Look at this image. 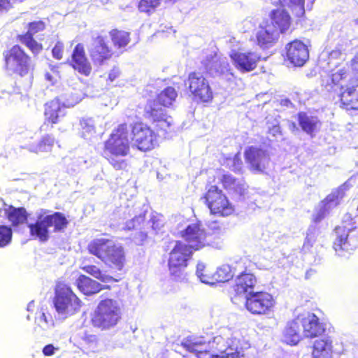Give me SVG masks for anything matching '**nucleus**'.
<instances>
[{
    "instance_id": "nucleus-1",
    "label": "nucleus",
    "mask_w": 358,
    "mask_h": 358,
    "mask_svg": "<svg viewBox=\"0 0 358 358\" xmlns=\"http://www.w3.org/2000/svg\"><path fill=\"white\" fill-rule=\"evenodd\" d=\"M131 152V143L127 123L115 127L103 143L102 156L115 169L122 170L127 167L125 157Z\"/></svg>"
},
{
    "instance_id": "nucleus-2",
    "label": "nucleus",
    "mask_w": 358,
    "mask_h": 358,
    "mask_svg": "<svg viewBox=\"0 0 358 358\" xmlns=\"http://www.w3.org/2000/svg\"><path fill=\"white\" fill-rule=\"evenodd\" d=\"M187 351L194 353L197 358H241L243 355L237 347V339H225L221 336L213 338L208 346L203 347L200 343L185 341L181 343Z\"/></svg>"
},
{
    "instance_id": "nucleus-3",
    "label": "nucleus",
    "mask_w": 358,
    "mask_h": 358,
    "mask_svg": "<svg viewBox=\"0 0 358 358\" xmlns=\"http://www.w3.org/2000/svg\"><path fill=\"white\" fill-rule=\"evenodd\" d=\"M178 97L176 90L171 86H168L157 94L155 99L149 100L145 106L144 113L147 118L150 119L155 124L157 132H167L171 126L164 108H169L173 105Z\"/></svg>"
},
{
    "instance_id": "nucleus-4",
    "label": "nucleus",
    "mask_w": 358,
    "mask_h": 358,
    "mask_svg": "<svg viewBox=\"0 0 358 358\" xmlns=\"http://www.w3.org/2000/svg\"><path fill=\"white\" fill-rule=\"evenodd\" d=\"M87 250L104 262L111 269L122 271L126 262L125 252L122 246L117 245L109 238H94L87 246Z\"/></svg>"
},
{
    "instance_id": "nucleus-5",
    "label": "nucleus",
    "mask_w": 358,
    "mask_h": 358,
    "mask_svg": "<svg viewBox=\"0 0 358 358\" xmlns=\"http://www.w3.org/2000/svg\"><path fill=\"white\" fill-rule=\"evenodd\" d=\"M164 250L168 252L167 266L171 277L178 281L182 275V271L192 261L194 252L185 242L180 240L171 241Z\"/></svg>"
},
{
    "instance_id": "nucleus-6",
    "label": "nucleus",
    "mask_w": 358,
    "mask_h": 358,
    "mask_svg": "<svg viewBox=\"0 0 358 358\" xmlns=\"http://www.w3.org/2000/svg\"><path fill=\"white\" fill-rule=\"evenodd\" d=\"M4 69L11 74L24 78L31 74L34 64L31 57L19 45H14L3 52Z\"/></svg>"
},
{
    "instance_id": "nucleus-7",
    "label": "nucleus",
    "mask_w": 358,
    "mask_h": 358,
    "mask_svg": "<svg viewBox=\"0 0 358 358\" xmlns=\"http://www.w3.org/2000/svg\"><path fill=\"white\" fill-rule=\"evenodd\" d=\"M122 319V310L117 301L112 299L101 300L94 313L90 322L92 325L101 330L109 329Z\"/></svg>"
},
{
    "instance_id": "nucleus-8",
    "label": "nucleus",
    "mask_w": 358,
    "mask_h": 358,
    "mask_svg": "<svg viewBox=\"0 0 358 358\" xmlns=\"http://www.w3.org/2000/svg\"><path fill=\"white\" fill-rule=\"evenodd\" d=\"M333 248L336 252L353 250L358 245V227L352 215H344L341 224L334 229Z\"/></svg>"
},
{
    "instance_id": "nucleus-9",
    "label": "nucleus",
    "mask_w": 358,
    "mask_h": 358,
    "mask_svg": "<svg viewBox=\"0 0 358 358\" xmlns=\"http://www.w3.org/2000/svg\"><path fill=\"white\" fill-rule=\"evenodd\" d=\"M69 221L60 212H55L50 215H39L34 223L28 225L30 236L45 243L50 238L49 227H53L54 231H62L67 227Z\"/></svg>"
},
{
    "instance_id": "nucleus-10",
    "label": "nucleus",
    "mask_w": 358,
    "mask_h": 358,
    "mask_svg": "<svg viewBox=\"0 0 358 358\" xmlns=\"http://www.w3.org/2000/svg\"><path fill=\"white\" fill-rule=\"evenodd\" d=\"M53 304L59 314L67 317L79 311L82 301L69 285L58 282L55 287Z\"/></svg>"
},
{
    "instance_id": "nucleus-11",
    "label": "nucleus",
    "mask_w": 358,
    "mask_h": 358,
    "mask_svg": "<svg viewBox=\"0 0 358 358\" xmlns=\"http://www.w3.org/2000/svg\"><path fill=\"white\" fill-rule=\"evenodd\" d=\"M189 96L196 103H208L214 98L210 81L201 72H190L185 80Z\"/></svg>"
},
{
    "instance_id": "nucleus-12",
    "label": "nucleus",
    "mask_w": 358,
    "mask_h": 358,
    "mask_svg": "<svg viewBox=\"0 0 358 358\" xmlns=\"http://www.w3.org/2000/svg\"><path fill=\"white\" fill-rule=\"evenodd\" d=\"M205 203L209 208L211 214L226 217L235 213V207L229 200L228 197L217 186H210L205 195Z\"/></svg>"
},
{
    "instance_id": "nucleus-13",
    "label": "nucleus",
    "mask_w": 358,
    "mask_h": 358,
    "mask_svg": "<svg viewBox=\"0 0 358 358\" xmlns=\"http://www.w3.org/2000/svg\"><path fill=\"white\" fill-rule=\"evenodd\" d=\"M275 304L273 296L266 292H254L245 296V307L255 315L268 314L273 311Z\"/></svg>"
},
{
    "instance_id": "nucleus-14",
    "label": "nucleus",
    "mask_w": 358,
    "mask_h": 358,
    "mask_svg": "<svg viewBox=\"0 0 358 358\" xmlns=\"http://www.w3.org/2000/svg\"><path fill=\"white\" fill-rule=\"evenodd\" d=\"M337 104L345 111H358V77L350 78L341 85L337 94Z\"/></svg>"
},
{
    "instance_id": "nucleus-15",
    "label": "nucleus",
    "mask_w": 358,
    "mask_h": 358,
    "mask_svg": "<svg viewBox=\"0 0 358 358\" xmlns=\"http://www.w3.org/2000/svg\"><path fill=\"white\" fill-rule=\"evenodd\" d=\"M180 236L193 252L211 245L208 240V234L199 223L187 225L180 232Z\"/></svg>"
},
{
    "instance_id": "nucleus-16",
    "label": "nucleus",
    "mask_w": 358,
    "mask_h": 358,
    "mask_svg": "<svg viewBox=\"0 0 358 358\" xmlns=\"http://www.w3.org/2000/svg\"><path fill=\"white\" fill-rule=\"evenodd\" d=\"M131 134L138 150L148 152L154 149L157 143V135L150 127L142 122H136L131 127Z\"/></svg>"
},
{
    "instance_id": "nucleus-17",
    "label": "nucleus",
    "mask_w": 358,
    "mask_h": 358,
    "mask_svg": "<svg viewBox=\"0 0 358 358\" xmlns=\"http://www.w3.org/2000/svg\"><path fill=\"white\" fill-rule=\"evenodd\" d=\"M66 107L61 100L56 97L44 104V120L41 130L47 131L55 124L61 123L66 116Z\"/></svg>"
},
{
    "instance_id": "nucleus-18",
    "label": "nucleus",
    "mask_w": 358,
    "mask_h": 358,
    "mask_svg": "<svg viewBox=\"0 0 358 358\" xmlns=\"http://www.w3.org/2000/svg\"><path fill=\"white\" fill-rule=\"evenodd\" d=\"M89 55L94 65L103 66L112 59L114 52L109 45L107 38L102 35H98L92 39V45L89 50Z\"/></svg>"
},
{
    "instance_id": "nucleus-19",
    "label": "nucleus",
    "mask_w": 358,
    "mask_h": 358,
    "mask_svg": "<svg viewBox=\"0 0 358 358\" xmlns=\"http://www.w3.org/2000/svg\"><path fill=\"white\" fill-rule=\"evenodd\" d=\"M244 158L249 169L255 173H264L270 162L268 152L255 146H249L245 150Z\"/></svg>"
},
{
    "instance_id": "nucleus-20",
    "label": "nucleus",
    "mask_w": 358,
    "mask_h": 358,
    "mask_svg": "<svg viewBox=\"0 0 358 358\" xmlns=\"http://www.w3.org/2000/svg\"><path fill=\"white\" fill-rule=\"evenodd\" d=\"M302 327L303 335L305 338H314L322 336L326 330L325 324L313 313L300 314L296 316Z\"/></svg>"
},
{
    "instance_id": "nucleus-21",
    "label": "nucleus",
    "mask_w": 358,
    "mask_h": 358,
    "mask_svg": "<svg viewBox=\"0 0 358 358\" xmlns=\"http://www.w3.org/2000/svg\"><path fill=\"white\" fill-rule=\"evenodd\" d=\"M287 60L296 66H302L309 58V51L306 45L299 39L288 43L285 47Z\"/></svg>"
},
{
    "instance_id": "nucleus-22",
    "label": "nucleus",
    "mask_w": 358,
    "mask_h": 358,
    "mask_svg": "<svg viewBox=\"0 0 358 358\" xmlns=\"http://www.w3.org/2000/svg\"><path fill=\"white\" fill-rule=\"evenodd\" d=\"M69 64L81 75L89 76L91 74L92 67L87 57L84 44L79 43L76 45Z\"/></svg>"
},
{
    "instance_id": "nucleus-23",
    "label": "nucleus",
    "mask_w": 358,
    "mask_h": 358,
    "mask_svg": "<svg viewBox=\"0 0 358 358\" xmlns=\"http://www.w3.org/2000/svg\"><path fill=\"white\" fill-rule=\"evenodd\" d=\"M235 67L241 72H250L255 70L258 62L260 61V56L255 52H234L231 55Z\"/></svg>"
},
{
    "instance_id": "nucleus-24",
    "label": "nucleus",
    "mask_w": 358,
    "mask_h": 358,
    "mask_svg": "<svg viewBox=\"0 0 358 358\" xmlns=\"http://www.w3.org/2000/svg\"><path fill=\"white\" fill-rule=\"evenodd\" d=\"M269 25L279 34L287 32L292 25V20L289 13L283 8L273 9L268 14Z\"/></svg>"
},
{
    "instance_id": "nucleus-25",
    "label": "nucleus",
    "mask_w": 358,
    "mask_h": 358,
    "mask_svg": "<svg viewBox=\"0 0 358 358\" xmlns=\"http://www.w3.org/2000/svg\"><path fill=\"white\" fill-rule=\"evenodd\" d=\"M256 283L257 278L252 273L245 271L241 273L236 276L233 285L234 297L239 299L254 292Z\"/></svg>"
},
{
    "instance_id": "nucleus-26",
    "label": "nucleus",
    "mask_w": 358,
    "mask_h": 358,
    "mask_svg": "<svg viewBox=\"0 0 358 358\" xmlns=\"http://www.w3.org/2000/svg\"><path fill=\"white\" fill-rule=\"evenodd\" d=\"M257 44L263 48H268L277 43L280 34L274 30L268 22L260 24L255 34Z\"/></svg>"
},
{
    "instance_id": "nucleus-27",
    "label": "nucleus",
    "mask_w": 358,
    "mask_h": 358,
    "mask_svg": "<svg viewBox=\"0 0 358 358\" xmlns=\"http://www.w3.org/2000/svg\"><path fill=\"white\" fill-rule=\"evenodd\" d=\"M299 319L297 317L289 321L282 331V341L284 343L294 346L302 341L303 335L301 333Z\"/></svg>"
},
{
    "instance_id": "nucleus-28",
    "label": "nucleus",
    "mask_w": 358,
    "mask_h": 358,
    "mask_svg": "<svg viewBox=\"0 0 358 358\" xmlns=\"http://www.w3.org/2000/svg\"><path fill=\"white\" fill-rule=\"evenodd\" d=\"M76 285L81 293L87 296L96 294L101 290L110 288L109 286L102 285L99 282L83 274L78 276L76 281Z\"/></svg>"
},
{
    "instance_id": "nucleus-29",
    "label": "nucleus",
    "mask_w": 358,
    "mask_h": 358,
    "mask_svg": "<svg viewBox=\"0 0 358 358\" xmlns=\"http://www.w3.org/2000/svg\"><path fill=\"white\" fill-rule=\"evenodd\" d=\"M332 341L329 336L317 339L313 345V358H332Z\"/></svg>"
},
{
    "instance_id": "nucleus-30",
    "label": "nucleus",
    "mask_w": 358,
    "mask_h": 358,
    "mask_svg": "<svg viewBox=\"0 0 358 358\" xmlns=\"http://www.w3.org/2000/svg\"><path fill=\"white\" fill-rule=\"evenodd\" d=\"M296 115L299 125L303 131L310 137H314L320 124L317 117L310 116L306 112H299Z\"/></svg>"
},
{
    "instance_id": "nucleus-31",
    "label": "nucleus",
    "mask_w": 358,
    "mask_h": 358,
    "mask_svg": "<svg viewBox=\"0 0 358 358\" xmlns=\"http://www.w3.org/2000/svg\"><path fill=\"white\" fill-rule=\"evenodd\" d=\"M6 215L10 222L12 226L16 227L20 224L26 222L27 220L28 214L23 207L15 208L13 206H9L5 210Z\"/></svg>"
},
{
    "instance_id": "nucleus-32",
    "label": "nucleus",
    "mask_w": 358,
    "mask_h": 358,
    "mask_svg": "<svg viewBox=\"0 0 358 358\" xmlns=\"http://www.w3.org/2000/svg\"><path fill=\"white\" fill-rule=\"evenodd\" d=\"M109 36L113 46L117 49L125 48L131 41V34L129 31L116 28L109 31Z\"/></svg>"
},
{
    "instance_id": "nucleus-33",
    "label": "nucleus",
    "mask_w": 358,
    "mask_h": 358,
    "mask_svg": "<svg viewBox=\"0 0 358 358\" xmlns=\"http://www.w3.org/2000/svg\"><path fill=\"white\" fill-rule=\"evenodd\" d=\"M304 3L305 0H278L275 5L287 7L296 17H301L305 14Z\"/></svg>"
},
{
    "instance_id": "nucleus-34",
    "label": "nucleus",
    "mask_w": 358,
    "mask_h": 358,
    "mask_svg": "<svg viewBox=\"0 0 358 358\" xmlns=\"http://www.w3.org/2000/svg\"><path fill=\"white\" fill-rule=\"evenodd\" d=\"M345 196V190L342 187H338L335 191L327 195L322 201V208L324 210H329L331 208L339 205L341 199Z\"/></svg>"
},
{
    "instance_id": "nucleus-35",
    "label": "nucleus",
    "mask_w": 358,
    "mask_h": 358,
    "mask_svg": "<svg viewBox=\"0 0 358 358\" xmlns=\"http://www.w3.org/2000/svg\"><path fill=\"white\" fill-rule=\"evenodd\" d=\"M80 268L85 273L92 275L102 282H117L119 280V279H115L112 276L103 273L102 271L95 265H85L81 266Z\"/></svg>"
},
{
    "instance_id": "nucleus-36",
    "label": "nucleus",
    "mask_w": 358,
    "mask_h": 358,
    "mask_svg": "<svg viewBox=\"0 0 358 358\" xmlns=\"http://www.w3.org/2000/svg\"><path fill=\"white\" fill-rule=\"evenodd\" d=\"M16 39L24 45L33 54L37 55L43 50V45L38 43L34 36L28 34H19Z\"/></svg>"
},
{
    "instance_id": "nucleus-37",
    "label": "nucleus",
    "mask_w": 358,
    "mask_h": 358,
    "mask_svg": "<svg viewBox=\"0 0 358 358\" xmlns=\"http://www.w3.org/2000/svg\"><path fill=\"white\" fill-rule=\"evenodd\" d=\"M346 74V71L344 69L331 70L328 75L327 85L331 88L340 87L341 85H343L341 83L345 79Z\"/></svg>"
},
{
    "instance_id": "nucleus-38",
    "label": "nucleus",
    "mask_w": 358,
    "mask_h": 358,
    "mask_svg": "<svg viewBox=\"0 0 358 358\" xmlns=\"http://www.w3.org/2000/svg\"><path fill=\"white\" fill-rule=\"evenodd\" d=\"M55 138L52 134H46L40 139L36 146V152H50L55 145Z\"/></svg>"
},
{
    "instance_id": "nucleus-39",
    "label": "nucleus",
    "mask_w": 358,
    "mask_h": 358,
    "mask_svg": "<svg viewBox=\"0 0 358 358\" xmlns=\"http://www.w3.org/2000/svg\"><path fill=\"white\" fill-rule=\"evenodd\" d=\"M215 284L224 283L229 281L233 275L229 266H224L214 271Z\"/></svg>"
},
{
    "instance_id": "nucleus-40",
    "label": "nucleus",
    "mask_w": 358,
    "mask_h": 358,
    "mask_svg": "<svg viewBox=\"0 0 358 358\" xmlns=\"http://www.w3.org/2000/svg\"><path fill=\"white\" fill-rule=\"evenodd\" d=\"M196 274L200 280L206 284L215 285L214 271H210L204 266H198L196 269Z\"/></svg>"
},
{
    "instance_id": "nucleus-41",
    "label": "nucleus",
    "mask_w": 358,
    "mask_h": 358,
    "mask_svg": "<svg viewBox=\"0 0 358 358\" xmlns=\"http://www.w3.org/2000/svg\"><path fill=\"white\" fill-rule=\"evenodd\" d=\"M82 349L90 352H95L98 345V338L96 335L85 333L82 338Z\"/></svg>"
},
{
    "instance_id": "nucleus-42",
    "label": "nucleus",
    "mask_w": 358,
    "mask_h": 358,
    "mask_svg": "<svg viewBox=\"0 0 358 358\" xmlns=\"http://www.w3.org/2000/svg\"><path fill=\"white\" fill-rule=\"evenodd\" d=\"M162 0H140L138 9L141 13H151L161 4Z\"/></svg>"
},
{
    "instance_id": "nucleus-43",
    "label": "nucleus",
    "mask_w": 358,
    "mask_h": 358,
    "mask_svg": "<svg viewBox=\"0 0 358 358\" xmlns=\"http://www.w3.org/2000/svg\"><path fill=\"white\" fill-rule=\"evenodd\" d=\"M46 27L45 23L43 20L34 21L28 24V30L24 34H28L34 36V34L43 31Z\"/></svg>"
},
{
    "instance_id": "nucleus-44",
    "label": "nucleus",
    "mask_w": 358,
    "mask_h": 358,
    "mask_svg": "<svg viewBox=\"0 0 358 358\" xmlns=\"http://www.w3.org/2000/svg\"><path fill=\"white\" fill-rule=\"evenodd\" d=\"M64 50V43L60 41H58L52 49V57L57 60L62 59L63 57Z\"/></svg>"
},
{
    "instance_id": "nucleus-45",
    "label": "nucleus",
    "mask_w": 358,
    "mask_h": 358,
    "mask_svg": "<svg viewBox=\"0 0 358 358\" xmlns=\"http://www.w3.org/2000/svg\"><path fill=\"white\" fill-rule=\"evenodd\" d=\"M233 171L234 172H241L243 168V162L240 153H236L233 157Z\"/></svg>"
},
{
    "instance_id": "nucleus-46",
    "label": "nucleus",
    "mask_w": 358,
    "mask_h": 358,
    "mask_svg": "<svg viewBox=\"0 0 358 358\" xmlns=\"http://www.w3.org/2000/svg\"><path fill=\"white\" fill-rule=\"evenodd\" d=\"M80 125L83 129V136L85 135V133H91L94 131V126L89 122L87 120L83 119L80 121Z\"/></svg>"
},
{
    "instance_id": "nucleus-47",
    "label": "nucleus",
    "mask_w": 358,
    "mask_h": 358,
    "mask_svg": "<svg viewBox=\"0 0 358 358\" xmlns=\"http://www.w3.org/2000/svg\"><path fill=\"white\" fill-rule=\"evenodd\" d=\"M120 76V71L117 67H113L108 73V78L106 79L107 83H113Z\"/></svg>"
},
{
    "instance_id": "nucleus-48",
    "label": "nucleus",
    "mask_w": 358,
    "mask_h": 358,
    "mask_svg": "<svg viewBox=\"0 0 358 358\" xmlns=\"http://www.w3.org/2000/svg\"><path fill=\"white\" fill-rule=\"evenodd\" d=\"M327 211V210H324V208H322L321 210H320L313 216V222L314 223H318L321 222L325 217Z\"/></svg>"
},
{
    "instance_id": "nucleus-49",
    "label": "nucleus",
    "mask_w": 358,
    "mask_h": 358,
    "mask_svg": "<svg viewBox=\"0 0 358 358\" xmlns=\"http://www.w3.org/2000/svg\"><path fill=\"white\" fill-rule=\"evenodd\" d=\"M11 6L10 0H0V14L8 10Z\"/></svg>"
},
{
    "instance_id": "nucleus-50",
    "label": "nucleus",
    "mask_w": 358,
    "mask_h": 358,
    "mask_svg": "<svg viewBox=\"0 0 358 358\" xmlns=\"http://www.w3.org/2000/svg\"><path fill=\"white\" fill-rule=\"evenodd\" d=\"M55 348L52 344L46 345L43 348V353L45 356H52L55 354Z\"/></svg>"
},
{
    "instance_id": "nucleus-51",
    "label": "nucleus",
    "mask_w": 358,
    "mask_h": 358,
    "mask_svg": "<svg viewBox=\"0 0 358 358\" xmlns=\"http://www.w3.org/2000/svg\"><path fill=\"white\" fill-rule=\"evenodd\" d=\"M314 242H315L314 238L307 236L304 241L303 248L309 249L310 248H312Z\"/></svg>"
},
{
    "instance_id": "nucleus-52",
    "label": "nucleus",
    "mask_w": 358,
    "mask_h": 358,
    "mask_svg": "<svg viewBox=\"0 0 358 358\" xmlns=\"http://www.w3.org/2000/svg\"><path fill=\"white\" fill-rule=\"evenodd\" d=\"M269 133H271L273 136L280 134V128L278 124L273 125L269 129Z\"/></svg>"
},
{
    "instance_id": "nucleus-53",
    "label": "nucleus",
    "mask_w": 358,
    "mask_h": 358,
    "mask_svg": "<svg viewBox=\"0 0 358 358\" xmlns=\"http://www.w3.org/2000/svg\"><path fill=\"white\" fill-rule=\"evenodd\" d=\"M351 66L355 69L358 71V52L355 55V56L351 59Z\"/></svg>"
},
{
    "instance_id": "nucleus-54",
    "label": "nucleus",
    "mask_w": 358,
    "mask_h": 358,
    "mask_svg": "<svg viewBox=\"0 0 358 358\" xmlns=\"http://www.w3.org/2000/svg\"><path fill=\"white\" fill-rule=\"evenodd\" d=\"M147 237L148 236L146 233L139 232L136 238H139L140 244H142L143 242L147 239Z\"/></svg>"
},
{
    "instance_id": "nucleus-55",
    "label": "nucleus",
    "mask_w": 358,
    "mask_h": 358,
    "mask_svg": "<svg viewBox=\"0 0 358 358\" xmlns=\"http://www.w3.org/2000/svg\"><path fill=\"white\" fill-rule=\"evenodd\" d=\"M281 105L289 106L292 105V102L289 99H284L281 100L280 102Z\"/></svg>"
},
{
    "instance_id": "nucleus-56",
    "label": "nucleus",
    "mask_w": 358,
    "mask_h": 358,
    "mask_svg": "<svg viewBox=\"0 0 358 358\" xmlns=\"http://www.w3.org/2000/svg\"><path fill=\"white\" fill-rule=\"evenodd\" d=\"M216 229H217L218 231H221V227H217Z\"/></svg>"
}]
</instances>
